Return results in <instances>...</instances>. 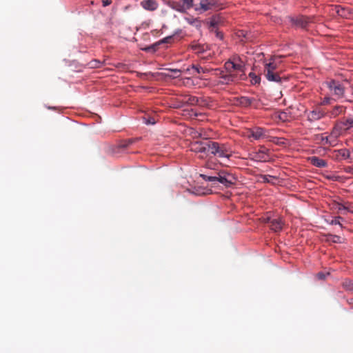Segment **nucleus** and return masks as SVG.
Here are the masks:
<instances>
[{
	"instance_id": "f257e3e1",
	"label": "nucleus",
	"mask_w": 353,
	"mask_h": 353,
	"mask_svg": "<svg viewBox=\"0 0 353 353\" xmlns=\"http://www.w3.org/2000/svg\"><path fill=\"white\" fill-rule=\"evenodd\" d=\"M283 56H272L270 59L264 62L263 74L269 81L281 83L287 79L281 76L279 65L281 63Z\"/></svg>"
},
{
	"instance_id": "f03ea898",
	"label": "nucleus",
	"mask_w": 353,
	"mask_h": 353,
	"mask_svg": "<svg viewBox=\"0 0 353 353\" xmlns=\"http://www.w3.org/2000/svg\"><path fill=\"white\" fill-rule=\"evenodd\" d=\"M208 152L224 160H229L233 154V150L230 144L212 141H209Z\"/></svg>"
},
{
	"instance_id": "7ed1b4c3",
	"label": "nucleus",
	"mask_w": 353,
	"mask_h": 353,
	"mask_svg": "<svg viewBox=\"0 0 353 353\" xmlns=\"http://www.w3.org/2000/svg\"><path fill=\"white\" fill-rule=\"evenodd\" d=\"M201 176L205 181L212 182L213 185L222 184L225 188H228L234 184L236 179L230 173L224 171L219 172L216 176H208L201 174Z\"/></svg>"
},
{
	"instance_id": "20e7f679",
	"label": "nucleus",
	"mask_w": 353,
	"mask_h": 353,
	"mask_svg": "<svg viewBox=\"0 0 353 353\" xmlns=\"http://www.w3.org/2000/svg\"><path fill=\"white\" fill-rule=\"evenodd\" d=\"M244 65L238 58H234L232 60L227 61L224 64V68L226 72L234 73L239 79H243L245 76Z\"/></svg>"
},
{
	"instance_id": "39448f33",
	"label": "nucleus",
	"mask_w": 353,
	"mask_h": 353,
	"mask_svg": "<svg viewBox=\"0 0 353 353\" xmlns=\"http://www.w3.org/2000/svg\"><path fill=\"white\" fill-rule=\"evenodd\" d=\"M325 84L329 88L331 94L338 99L342 98L345 93V86L339 81L330 79Z\"/></svg>"
},
{
	"instance_id": "423d86ee",
	"label": "nucleus",
	"mask_w": 353,
	"mask_h": 353,
	"mask_svg": "<svg viewBox=\"0 0 353 353\" xmlns=\"http://www.w3.org/2000/svg\"><path fill=\"white\" fill-rule=\"evenodd\" d=\"M222 3L220 0H201L199 7H196L194 9L196 11L200 13L208 11L214 10L221 8Z\"/></svg>"
},
{
	"instance_id": "0eeeda50",
	"label": "nucleus",
	"mask_w": 353,
	"mask_h": 353,
	"mask_svg": "<svg viewBox=\"0 0 353 353\" xmlns=\"http://www.w3.org/2000/svg\"><path fill=\"white\" fill-rule=\"evenodd\" d=\"M353 128V116H349L337 121L335 124V132L339 130L343 134Z\"/></svg>"
},
{
	"instance_id": "6e6552de",
	"label": "nucleus",
	"mask_w": 353,
	"mask_h": 353,
	"mask_svg": "<svg viewBox=\"0 0 353 353\" xmlns=\"http://www.w3.org/2000/svg\"><path fill=\"white\" fill-rule=\"evenodd\" d=\"M326 114L327 111L321 106H318L307 112V119L310 122H314L323 119Z\"/></svg>"
},
{
	"instance_id": "1a4fd4ad",
	"label": "nucleus",
	"mask_w": 353,
	"mask_h": 353,
	"mask_svg": "<svg viewBox=\"0 0 353 353\" xmlns=\"http://www.w3.org/2000/svg\"><path fill=\"white\" fill-rule=\"evenodd\" d=\"M290 19L292 24L302 28H305L309 23L314 22V17L299 16L296 18L290 17Z\"/></svg>"
},
{
	"instance_id": "9d476101",
	"label": "nucleus",
	"mask_w": 353,
	"mask_h": 353,
	"mask_svg": "<svg viewBox=\"0 0 353 353\" xmlns=\"http://www.w3.org/2000/svg\"><path fill=\"white\" fill-rule=\"evenodd\" d=\"M208 141H194L190 145V150L196 153L206 154L208 152Z\"/></svg>"
},
{
	"instance_id": "9b49d317",
	"label": "nucleus",
	"mask_w": 353,
	"mask_h": 353,
	"mask_svg": "<svg viewBox=\"0 0 353 353\" xmlns=\"http://www.w3.org/2000/svg\"><path fill=\"white\" fill-rule=\"evenodd\" d=\"M268 150L265 147L261 148L253 154V159L259 161H267L269 159Z\"/></svg>"
},
{
	"instance_id": "f8f14e48",
	"label": "nucleus",
	"mask_w": 353,
	"mask_h": 353,
	"mask_svg": "<svg viewBox=\"0 0 353 353\" xmlns=\"http://www.w3.org/2000/svg\"><path fill=\"white\" fill-rule=\"evenodd\" d=\"M337 132H335V125L332 128V132H330V134L329 136H327V146H335L337 143V139L341 135L343 134V133L339 130H337Z\"/></svg>"
},
{
	"instance_id": "ddd939ff",
	"label": "nucleus",
	"mask_w": 353,
	"mask_h": 353,
	"mask_svg": "<svg viewBox=\"0 0 353 353\" xmlns=\"http://www.w3.org/2000/svg\"><path fill=\"white\" fill-rule=\"evenodd\" d=\"M173 38H174L173 35L166 37L163 38V39L160 40L159 41L157 42L156 43H154L152 46H150L148 47H146L145 48H144V50L146 52H150V51L155 52L158 49V46L160 44L171 43L173 40Z\"/></svg>"
},
{
	"instance_id": "4468645a",
	"label": "nucleus",
	"mask_w": 353,
	"mask_h": 353,
	"mask_svg": "<svg viewBox=\"0 0 353 353\" xmlns=\"http://www.w3.org/2000/svg\"><path fill=\"white\" fill-rule=\"evenodd\" d=\"M140 3L143 9L148 11H154L159 7V3L156 0H143Z\"/></svg>"
},
{
	"instance_id": "2eb2a0df",
	"label": "nucleus",
	"mask_w": 353,
	"mask_h": 353,
	"mask_svg": "<svg viewBox=\"0 0 353 353\" xmlns=\"http://www.w3.org/2000/svg\"><path fill=\"white\" fill-rule=\"evenodd\" d=\"M346 107L343 105H336L333 107L330 110L327 111V114L330 118H335L341 114H345Z\"/></svg>"
},
{
	"instance_id": "dca6fc26",
	"label": "nucleus",
	"mask_w": 353,
	"mask_h": 353,
	"mask_svg": "<svg viewBox=\"0 0 353 353\" xmlns=\"http://www.w3.org/2000/svg\"><path fill=\"white\" fill-rule=\"evenodd\" d=\"M190 48L194 51L196 54H200L206 51L208 48V46L205 44H201L198 41H194L190 44Z\"/></svg>"
},
{
	"instance_id": "f3484780",
	"label": "nucleus",
	"mask_w": 353,
	"mask_h": 353,
	"mask_svg": "<svg viewBox=\"0 0 353 353\" xmlns=\"http://www.w3.org/2000/svg\"><path fill=\"white\" fill-rule=\"evenodd\" d=\"M168 6L172 9L181 13H185L187 11L183 3L180 1H169L168 2Z\"/></svg>"
},
{
	"instance_id": "a211bd4d",
	"label": "nucleus",
	"mask_w": 353,
	"mask_h": 353,
	"mask_svg": "<svg viewBox=\"0 0 353 353\" xmlns=\"http://www.w3.org/2000/svg\"><path fill=\"white\" fill-rule=\"evenodd\" d=\"M265 136V130L262 128L256 127L250 130L248 137H253L255 140L260 139Z\"/></svg>"
},
{
	"instance_id": "6ab92c4d",
	"label": "nucleus",
	"mask_w": 353,
	"mask_h": 353,
	"mask_svg": "<svg viewBox=\"0 0 353 353\" xmlns=\"http://www.w3.org/2000/svg\"><path fill=\"white\" fill-rule=\"evenodd\" d=\"M237 80L239 79L235 77L234 73L230 74L226 72L224 76H221V79L219 81V84H229L231 82H234Z\"/></svg>"
},
{
	"instance_id": "aec40b11",
	"label": "nucleus",
	"mask_w": 353,
	"mask_h": 353,
	"mask_svg": "<svg viewBox=\"0 0 353 353\" xmlns=\"http://www.w3.org/2000/svg\"><path fill=\"white\" fill-rule=\"evenodd\" d=\"M269 223L270 228L274 232L281 231L283 228V223L280 219H269Z\"/></svg>"
},
{
	"instance_id": "412c9836",
	"label": "nucleus",
	"mask_w": 353,
	"mask_h": 353,
	"mask_svg": "<svg viewBox=\"0 0 353 353\" xmlns=\"http://www.w3.org/2000/svg\"><path fill=\"white\" fill-rule=\"evenodd\" d=\"M333 10L339 16L343 18L348 17L350 14L346 8L342 7L340 5L335 6Z\"/></svg>"
},
{
	"instance_id": "4be33fe9",
	"label": "nucleus",
	"mask_w": 353,
	"mask_h": 353,
	"mask_svg": "<svg viewBox=\"0 0 353 353\" xmlns=\"http://www.w3.org/2000/svg\"><path fill=\"white\" fill-rule=\"evenodd\" d=\"M310 162L313 165L318 168H324L327 165V163L325 160L317 157H312L310 158Z\"/></svg>"
},
{
	"instance_id": "5701e85b",
	"label": "nucleus",
	"mask_w": 353,
	"mask_h": 353,
	"mask_svg": "<svg viewBox=\"0 0 353 353\" xmlns=\"http://www.w3.org/2000/svg\"><path fill=\"white\" fill-rule=\"evenodd\" d=\"M200 70H202V67L192 64L190 67L185 69V73L194 76L196 74H200Z\"/></svg>"
},
{
	"instance_id": "b1692460",
	"label": "nucleus",
	"mask_w": 353,
	"mask_h": 353,
	"mask_svg": "<svg viewBox=\"0 0 353 353\" xmlns=\"http://www.w3.org/2000/svg\"><path fill=\"white\" fill-rule=\"evenodd\" d=\"M198 101V97L194 96H185L182 100L183 103L190 105H196Z\"/></svg>"
},
{
	"instance_id": "393cba45",
	"label": "nucleus",
	"mask_w": 353,
	"mask_h": 353,
	"mask_svg": "<svg viewBox=\"0 0 353 353\" xmlns=\"http://www.w3.org/2000/svg\"><path fill=\"white\" fill-rule=\"evenodd\" d=\"M341 285L345 290L348 291V292H352L353 291V279H345L342 281Z\"/></svg>"
},
{
	"instance_id": "a878e982",
	"label": "nucleus",
	"mask_w": 353,
	"mask_h": 353,
	"mask_svg": "<svg viewBox=\"0 0 353 353\" xmlns=\"http://www.w3.org/2000/svg\"><path fill=\"white\" fill-rule=\"evenodd\" d=\"M238 100L239 104L243 107H248L250 105H252V102L254 101L253 99L247 97H241Z\"/></svg>"
},
{
	"instance_id": "bb28decb",
	"label": "nucleus",
	"mask_w": 353,
	"mask_h": 353,
	"mask_svg": "<svg viewBox=\"0 0 353 353\" xmlns=\"http://www.w3.org/2000/svg\"><path fill=\"white\" fill-rule=\"evenodd\" d=\"M337 152L338 157H340L341 159H347L350 157V152L347 149H341Z\"/></svg>"
},
{
	"instance_id": "cd10ccee",
	"label": "nucleus",
	"mask_w": 353,
	"mask_h": 353,
	"mask_svg": "<svg viewBox=\"0 0 353 353\" xmlns=\"http://www.w3.org/2000/svg\"><path fill=\"white\" fill-rule=\"evenodd\" d=\"M327 241L333 242V243H341L342 238L340 236L335 235V234H327Z\"/></svg>"
},
{
	"instance_id": "c85d7f7f",
	"label": "nucleus",
	"mask_w": 353,
	"mask_h": 353,
	"mask_svg": "<svg viewBox=\"0 0 353 353\" xmlns=\"http://www.w3.org/2000/svg\"><path fill=\"white\" fill-rule=\"evenodd\" d=\"M168 71H170L174 74L173 76L169 75L170 77H172L173 78H179L181 76L182 72H185V68L181 69H173V68H167L165 69Z\"/></svg>"
},
{
	"instance_id": "c756f323",
	"label": "nucleus",
	"mask_w": 353,
	"mask_h": 353,
	"mask_svg": "<svg viewBox=\"0 0 353 353\" xmlns=\"http://www.w3.org/2000/svg\"><path fill=\"white\" fill-rule=\"evenodd\" d=\"M316 140L319 141L322 145L327 146L328 139L327 136H324L323 134H318L316 137Z\"/></svg>"
},
{
	"instance_id": "7c9ffc66",
	"label": "nucleus",
	"mask_w": 353,
	"mask_h": 353,
	"mask_svg": "<svg viewBox=\"0 0 353 353\" xmlns=\"http://www.w3.org/2000/svg\"><path fill=\"white\" fill-rule=\"evenodd\" d=\"M198 103H196V105L201 107H208L209 103L206 99L204 98H198Z\"/></svg>"
},
{
	"instance_id": "2f4dec72",
	"label": "nucleus",
	"mask_w": 353,
	"mask_h": 353,
	"mask_svg": "<svg viewBox=\"0 0 353 353\" xmlns=\"http://www.w3.org/2000/svg\"><path fill=\"white\" fill-rule=\"evenodd\" d=\"M337 210L343 214H346V203H337L336 208Z\"/></svg>"
},
{
	"instance_id": "473e14b6",
	"label": "nucleus",
	"mask_w": 353,
	"mask_h": 353,
	"mask_svg": "<svg viewBox=\"0 0 353 353\" xmlns=\"http://www.w3.org/2000/svg\"><path fill=\"white\" fill-rule=\"evenodd\" d=\"M219 19L216 17H214L212 18L210 21V28H212V31H214V28H216L219 24Z\"/></svg>"
},
{
	"instance_id": "72a5a7b5",
	"label": "nucleus",
	"mask_w": 353,
	"mask_h": 353,
	"mask_svg": "<svg viewBox=\"0 0 353 353\" xmlns=\"http://www.w3.org/2000/svg\"><path fill=\"white\" fill-rule=\"evenodd\" d=\"M193 1L194 0H182V3L185 6V8L187 10L193 7Z\"/></svg>"
},
{
	"instance_id": "f704fd0d",
	"label": "nucleus",
	"mask_w": 353,
	"mask_h": 353,
	"mask_svg": "<svg viewBox=\"0 0 353 353\" xmlns=\"http://www.w3.org/2000/svg\"><path fill=\"white\" fill-rule=\"evenodd\" d=\"M350 212L353 214V203H346V213Z\"/></svg>"
},
{
	"instance_id": "c9c22d12",
	"label": "nucleus",
	"mask_w": 353,
	"mask_h": 353,
	"mask_svg": "<svg viewBox=\"0 0 353 353\" xmlns=\"http://www.w3.org/2000/svg\"><path fill=\"white\" fill-rule=\"evenodd\" d=\"M341 219V216L334 218V219L332 220L331 224L332 225H339L341 227H342V225L339 221V219Z\"/></svg>"
},
{
	"instance_id": "e433bc0d",
	"label": "nucleus",
	"mask_w": 353,
	"mask_h": 353,
	"mask_svg": "<svg viewBox=\"0 0 353 353\" xmlns=\"http://www.w3.org/2000/svg\"><path fill=\"white\" fill-rule=\"evenodd\" d=\"M144 119H145V123L146 124H154L156 123V120L153 117H150L148 118V119H146L145 118H144Z\"/></svg>"
},
{
	"instance_id": "4c0bfd02",
	"label": "nucleus",
	"mask_w": 353,
	"mask_h": 353,
	"mask_svg": "<svg viewBox=\"0 0 353 353\" xmlns=\"http://www.w3.org/2000/svg\"><path fill=\"white\" fill-rule=\"evenodd\" d=\"M344 172L347 174H353V166H345L344 168Z\"/></svg>"
},
{
	"instance_id": "58836bf2",
	"label": "nucleus",
	"mask_w": 353,
	"mask_h": 353,
	"mask_svg": "<svg viewBox=\"0 0 353 353\" xmlns=\"http://www.w3.org/2000/svg\"><path fill=\"white\" fill-rule=\"evenodd\" d=\"M90 65L91 68H98V67H99L100 62L97 60H94V61L90 62Z\"/></svg>"
},
{
	"instance_id": "ea45409f",
	"label": "nucleus",
	"mask_w": 353,
	"mask_h": 353,
	"mask_svg": "<svg viewBox=\"0 0 353 353\" xmlns=\"http://www.w3.org/2000/svg\"><path fill=\"white\" fill-rule=\"evenodd\" d=\"M216 75L217 77H219L220 79H221V76H224V74H226V71H225V72H224L223 70H220V69H216Z\"/></svg>"
},
{
	"instance_id": "a19ab883",
	"label": "nucleus",
	"mask_w": 353,
	"mask_h": 353,
	"mask_svg": "<svg viewBox=\"0 0 353 353\" xmlns=\"http://www.w3.org/2000/svg\"><path fill=\"white\" fill-rule=\"evenodd\" d=\"M331 99L330 97H325L321 103V105H325L330 103Z\"/></svg>"
},
{
	"instance_id": "79ce46f5",
	"label": "nucleus",
	"mask_w": 353,
	"mask_h": 353,
	"mask_svg": "<svg viewBox=\"0 0 353 353\" xmlns=\"http://www.w3.org/2000/svg\"><path fill=\"white\" fill-rule=\"evenodd\" d=\"M273 176H270V175H264L263 176L262 179H263V181L264 182H268V183H270V179H272Z\"/></svg>"
},
{
	"instance_id": "37998d69",
	"label": "nucleus",
	"mask_w": 353,
	"mask_h": 353,
	"mask_svg": "<svg viewBox=\"0 0 353 353\" xmlns=\"http://www.w3.org/2000/svg\"><path fill=\"white\" fill-rule=\"evenodd\" d=\"M112 0H103L102 4H103V6L106 7L108 6H110L112 3Z\"/></svg>"
},
{
	"instance_id": "c03bdc74",
	"label": "nucleus",
	"mask_w": 353,
	"mask_h": 353,
	"mask_svg": "<svg viewBox=\"0 0 353 353\" xmlns=\"http://www.w3.org/2000/svg\"><path fill=\"white\" fill-rule=\"evenodd\" d=\"M214 32L216 33V37H218L219 39H222L223 38V34L222 32L218 31L217 30H214Z\"/></svg>"
},
{
	"instance_id": "a18cd8bd",
	"label": "nucleus",
	"mask_w": 353,
	"mask_h": 353,
	"mask_svg": "<svg viewBox=\"0 0 353 353\" xmlns=\"http://www.w3.org/2000/svg\"><path fill=\"white\" fill-rule=\"evenodd\" d=\"M250 77H252V76H253V77H254V82H255V83H258V82L259 81L260 78H259V77H258L257 76H256L254 74H253V73H250Z\"/></svg>"
},
{
	"instance_id": "49530a36",
	"label": "nucleus",
	"mask_w": 353,
	"mask_h": 353,
	"mask_svg": "<svg viewBox=\"0 0 353 353\" xmlns=\"http://www.w3.org/2000/svg\"><path fill=\"white\" fill-rule=\"evenodd\" d=\"M347 303L353 308V298L347 300Z\"/></svg>"
},
{
	"instance_id": "de8ad7c7",
	"label": "nucleus",
	"mask_w": 353,
	"mask_h": 353,
	"mask_svg": "<svg viewBox=\"0 0 353 353\" xmlns=\"http://www.w3.org/2000/svg\"><path fill=\"white\" fill-rule=\"evenodd\" d=\"M208 71L207 69H204L202 68V70H200V73H205Z\"/></svg>"
},
{
	"instance_id": "09e8293b",
	"label": "nucleus",
	"mask_w": 353,
	"mask_h": 353,
	"mask_svg": "<svg viewBox=\"0 0 353 353\" xmlns=\"http://www.w3.org/2000/svg\"><path fill=\"white\" fill-rule=\"evenodd\" d=\"M133 142H134V141H133V140H132V139H129V140L128 141V144H131V143H132Z\"/></svg>"
}]
</instances>
